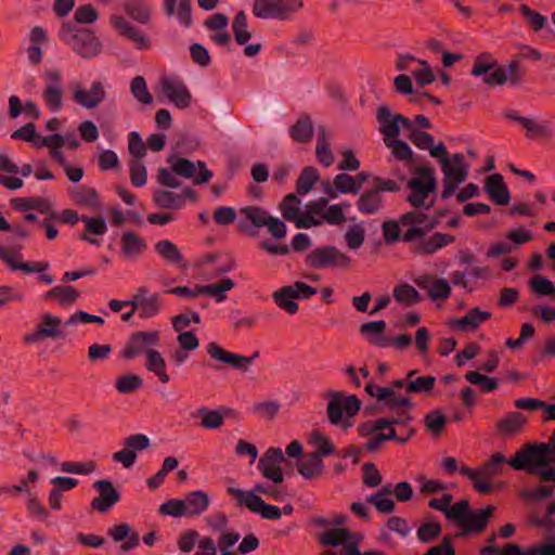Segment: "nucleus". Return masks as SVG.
<instances>
[{"label": "nucleus", "instance_id": "f257e3e1", "mask_svg": "<svg viewBox=\"0 0 555 555\" xmlns=\"http://www.w3.org/2000/svg\"><path fill=\"white\" fill-rule=\"evenodd\" d=\"M401 222L403 227H408L402 234V242L412 244L411 251L415 255H433L455 241L453 235L441 232L427 236V233L437 228L440 221L418 209L402 214Z\"/></svg>", "mask_w": 555, "mask_h": 555}, {"label": "nucleus", "instance_id": "f03ea898", "mask_svg": "<svg viewBox=\"0 0 555 555\" xmlns=\"http://www.w3.org/2000/svg\"><path fill=\"white\" fill-rule=\"evenodd\" d=\"M406 188L410 194L405 201L415 209L429 210L435 204V198L429 203H426V198L437 190L435 169L429 165L414 167L413 177L406 180Z\"/></svg>", "mask_w": 555, "mask_h": 555}, {"label": "nucleus", "instance_id": "7ed1b4c3", "mask_svg": "<svg viewBox=\"0 0 555 555\" xmlns=\"http://www.w3.org/2000/svg\"><path fill=\"white\" fill-rule=\"evenodd\" d=\"M60 39L83 59H92L102 51L100 39L87 28H79L75 24L63 22L59 30Z\"/></svg>", "mask_w": 555, "mask_h": 555}, {"label": "nucleus", "instance_id": "20e7f679", "mask_svg": "<svg viewBox=\"0 0 555 555\" xmlns=\"http://www.w3.org/2000/svg\"><path fill=\"white\" fill-rule=\"evenodd\" d=\"M551 456H555V446L551 443H529L521 447L508 464L516 470L533 475L538 468L551 466Z\"/></svg>", "mask_w": 555, "mask_h": 555}, {"label": "nucleus", "instance_id": "39448f33", "mask_svg": "<svg viewBox=\"0 0 555 555\" xmlns=\"http://www.w3.org/2000/svg\"><path fill=\"white\" fill-rule=\"evenodd\" d=\"M240 214L245 218L237 224L238 229L255 235L256 232L249 230V224L254 228L267 227L269 233L275 238H283L286 235L287 228L284 221L273 217L264 208L256 205L245 206L240 209Z\"/></svg>", "mask_w": 555, "mask_h": 555}, {"label": "nucleus", "instance_id": "423d86ee", "mask_svg": "<svg viewBox=\"0 0 555 555\" xmlns=\"http://www.w3.org/2000/svg\"><path fill=\"white\" fill-rule=\"evenodd\" d=\"M326 397L331 398L326 408L328 422L335 426L343 424L344 429L351 427V423H343V411L345 410L347 418L353 417L361 409L359 398L354 395L346 396L344 392L335 390H328Z\"/></svg>", "mask_w": 555, "mask_h": 555}, {"label": "nucleus", "instance_id": "0eeeda50", "mask_svg": "<svg viewBox=\"0 0 555 555\" xmlns=\"http://www.w3.org/2000/svg\"><path fill=\"white\" fill-rule=\"evenodd\" d=\"M350 262V257L334 245L313 248L305 258L306 267L314 270L346 268Z\"/></svg>", "mask_w": 555, "mask_h": 555}, {"label": "nucleus", "instance_id": "6e6552de", "mask_svg": "<svg viewBox=\"0 0 555 555\" xmlns=\"http://www.w3.org/2000/svg\"><path fill=\"white\" fill-rule=\"evenodd\" d=\"M302 7V0H255L253 14L262 20L287 21Z\"/></svg>", "mask_w": 555, "mask_h": 555}, {"label": "nucleus", "instance_id": "1a4fd4ad", "mask_svg": "<svg viewBox=\"0 0 555 555\" xmlns=\"http://www.w3.org/2000/svg\"><path fill=\"white\" fill-rule=\"evenodd\" d=\"M168 163L171 164L170 168L160 167L157 170L156 181L163 186L170 189H178L181 186V181L176 176H181L185 179L196 178V165L192 160L184 157L170 156Z\"/></svg>", "mask_w": 555, "mask_h": 555}, {"label": "nucleus", "instance_id": "9d476101", "mask_svg": "<svg viewBox=\"0 0 555 555\" xmlns=\"http://www.w3.org/2000/svg\"><path fill=\"white\" fill-rule=\"evenodd\" d=\"M228 492L237 500L240 505H245L264 519L276 520L282 516V509L279 506L266 503L261 496L253 492L246 493L242 489L233 487L229 488Z\"/></svg>", "mask_w": 555, "mask_h": 555}, {"label": "nucleus", "instance_id": "9b49d317", "mask_svg": "<svg viewBox=\"0 0 555 555\" xmlns=\"http://www.w3.org/2000/svg\"><path fill=\"white\" fill-rule=\"evenodd\" d=\"M487 53L478 55L470 70L472 75L482 77V81L488 86H501L507 81L505 69L501 67L495 60H489Z\"/></svg>", "mask_w": 555, "mask_h": 555}, {"label": "nucleus", "instance_id": "f8f14e48", "mask_svg": "<svg viewBox=\"0 0 555 555\" xmlns=\"http://www.w3.org/2000/svg\"><path fill=\"white\" fill-rule=\"evenodd\" d=\"M159 344V333L157 331L144 332L138 331L130 335L128 338L121 357L125 360H131L138 356L145 354L151 350H155L153 347Z\"/></svg>", "mask_w": 555, "mask_h": 555}, {"label": "nucleus", "instance_id": "ddd939ff", "mask_svg": "<svg viewBox=\"0 0 555 555\" xmlns=\"http://www.w3.org/2000/svg\"><path fill=\"white\" fill-rule=\"evenodd\" d=\"M402 388L408 393V376L404 379L393 380L388 387L377 389V401L384 402L385 406L392 413H404L402 408H412L413 402L408 396L396 395Z\"/></svg>", "mask_w": 555, "mask_h": 555}, {"label": "nucleus", "instance_id": "4468645a", "mask_svg": "<svg viewBox=\"0 0 555 555\" xmlns=\"http://www.w3.org/2000/svg\"><path fill=\"white\" fill-rule=\"evenodd\" d=\"M43 81L46 88L42 92V99L49 109L59 112L63 106L64 96L61 72L59 69H47L43 74Z\"/></svg>", "mask_w": 555, "mask_h": 555}, {"label": "nucleus", "instance_id": "2eb2a0df", "mask_svg": "<svg viewBox=\"0 0 555 555\" xmlns=\"http://www.w3.org/2000/svg\"><path fill=\"white\" fill-rule=\"evenodd\" d=\"M285 461L281 448L270 447L258 461L257 468L262 476L273 483H281L284 480V473L281 463Z\"/></svg>", "mask_w": 555, "mask_h": 555}, {"label": "nucleus", "instance_id": "dca6fc26", "mask_svg": "<svg viewBox=\"0 0 555 555\" xmlns=\"http://www.w3.org/2000/svg\"><path fill=\"white\" fill-rule=\"evenodd\" d=\"M72 98L81 107L92 109L98 107L106 99V91L103 83L95 80L88 90L78 85L73 87Z\"/></svg>", "mask_w": 555, "mask_h": 555}, {"label": "nucleus", "instance_id": "f3484780", "mask_svg": "<svg viewBox=\"0 0 555 555\" xmlns=\"http://www.w3.org/2000/svg\"><path fill=\"white\" fill-rule=\"evenodd\" d=\"M93 488L99 492V496L94 498L90 505L100 513L109 511L120 501V494L109 479L96 480L93 483Z\"/></svg>", "mask_w": 555, "mask_h": 555}, {"label": "nucleus", "instance_id": "a211bd4d", "mask_svg": "<svg viewBox=\"0 0 555 555\" xmlns=\"http://www.w3.org/2000/svg\"><path fill=\"white\" fill-rule=\"evenodd\" d=\"M160 88L166 98L178 108L183 109L191 105L192 95L183 81L164 77L160 80Z\"/></svg>", "mask_w": 555, "mask_h": 555}, {"label": "nucleus", "instance_id": "6ab92c4d", "mask_svg": "<svg viewBox=\"0 0 555 555\" xmlns=\"http://www.w3.org/2000/svg\"><path fill=\"white\" fill-rule=\"evenodd\" d=\"M207 352L211 359L228 364L244 373L249 370V364H251V358L229 352L216 341H210L207 345Z\"/></svg>", "mask_w": 555, "mask_h": 555}, {"label": "nucleus", "instance_id": "aec40b11", "mask_svg": "<svg viewBox=\"0 0 555 555\" xmlns=\"http://www.w3.org/2000/svg\"><path fill=\"white\" fill-rule=\"evenodd\" d=\"M415 283L420 288L427 291L431 300H446L451 295V286L443 278L424 274L418 276Z\"/></svg>", "mask_w": 555, "mask_h": 555}, {"label": "nucleus", "instance_id": "412c9836", "mask_svg": "<svg viewBox=\"0 0 555 555\" xmlns=\"http://www.w3.org/2000/svg\"><path fill=\"white\" fill-rule=\"evenodd\" d=\"M483 190L495 205H507L511 201V192L501 173L488 176Z\"/></svg>", "mask_w": 555, "mask_h": 555}, {"label": "nucleus", "instance_id": "4be33fe9", "mask_svg": "<svg viewBox=\"0 0 555 555\" xmlns=\"http://www.w3.org/2000/svg\"><path fill=\"white\" fill-rule=\"evenodd\" d=\"M505 463H508V460L503 454L496 453L486 464H483L480 470H476L464 465L460 468V473L470 480L479 478L491 479L499 475V467Z\"/></svg>", "mask_w": 555, "mask_h": 555}, {"label": "nucleus", "instance_id": "5701e85b", "mask_svg": "<svg viewBox=\"0 0 555 555\" xmlns=\"http://www.w3.org/2000/svg\"><path fill=\"white\" fill-rule=\"evenodd\" d=\"M376 120L379 125L378 130L384 137V143L400 134V125H398L397 113H393L387 105H380L377 108Z\"/></svg>", "mask_w": 555, "mask_h": 555}, {"label": "nucleus", "instance_id": "b1692460", "mask_svg": "<svg viewBox=\"0 0 555 555\" xmlns=\"http://www.w3.org/2000/svg\"><path fill=\"white\" fill-rule=\"evenodd\" d=\"M163 9L168 17H177L178 22L185 28L192 25L191 0H164Z\"/></svg>", "mask_w": 555, "mask_h": 555}, {"label": "nucleus", "instance_id": "393cba45", "mask_svg": "<svg viewBox=\"0 0 555 555\" xmlns=\"http://www.w3.org/2000/svg\"><path fill=\"white\" fill-rule=\"evenodd\" d=\"M111 24L119 35L135 42L138 49H149L150 40L133 25L128 23L122 16L112 15Z\"/></svg>", "mask_w": 555, "mask_h": 555}, {"label": "nucleus", "instance_id": "a878e982", "mask_svg": "<svg viewBox=\"0 0 555 555\" xmlns=\"http://www.w3.org/2000/svg\"><path fill=\"white\" fill-rule=\"evenodd\" d=\"M528 418L520 412L507 413L496 423V431L500 436L512 437L517 435L527 425Z\"/></svg>", "mask_w": 555, "mask_h": 555}, {"label": "nucleus", "instance_id": "bb28decb", "mask_svg": "<svg viewBox=\"0 0 555 555\" xmlns=\"http://www.w3.org/2000/svg\"><path fill=\"white\" fill-rule=\"evenodd\" d=\"M322 185L324 193H326L331 198H336L338 193L353 195L358 194L353 177L344 172L335 176L332 185L328 183V181L323 182Z\"/></svg>", "mask_w": 555, "mask_h": 555}, {"label": "nucleus", "instance_id": "cd10ccee", "mask_svg": "<svg viewBox=\"0 0 555 555\" xmlns=\"http://www.w3.org/2000/svg\"><path fill=\"white\" fill-rule=\"evenodd\" d=\"M147 248L146 241L132 231L120 236V253L126 258H137Z\"/></svg>", "mask_w": 555, "mask_h": 555}, {"label": "nucleus", "instance_id": "c85d7f7f", "mask_svg": "<svg viewBox=\"0 0 555 555\" xmlns=\"http://www.w3.org/2000/svg\"><path fill=\"white\" fill-rule=\"evenodd\" d=\"M491 313L488 311L480 310L479 307L472 308L468 313L459 319L451 320L450 324L459 331L475 330L481 323L489 320Z\"/></svg>", "mask_w": 555, "mask_h": 555}, {"label": "nucleus", "instance_id": "c756f323", "mask_svg": "<svg viewBox=\"0 0 555 555\" xmlns=\"http://www.w3.org/2000/svg\"><path fill=\"white\" fill-rule=\"evenodd\" d=\"M356 205L361 214L374 215L384 208V198L377 190L372 188L359 196Z\"/></svg>", "mask_w": 555, "mask_h": 555}, {"label": "nucleus", "instance_id": "7c9ffc66", "mask_svg": "<svg viewBox=\"0 0 555 555\" xmlns=\"http://www.w3.org/2000/svg\"><path fill=\"white\" fill-rule=\"evenodd\" d=\"M230 412L229 408L221 406L217 410H209L206 406H201L196 410L194 416L202 418L201 426L206 429H218L223 423L225 415Z\"/></svg>", "mask_w": 555, "mask_h": 555}, {"label": "nucleus", "instance_id": "2f4dec72", "mask_svg": "<svg viewBox=\"0 0 555 555\" xmlns=\"http://www.w3.org/2000/svg\"><path fill=\"white\" fill-rule=\"evenodd\" d=\"M313 134V122L308 114L301 115L297 121L289 127V137L297 143L310 142Z\"/></svg>", "mask_w": 555, "mask_h": 555}, {"label": "nucleus", "instance_id": "473e14b6", "mask_svg": "<svg viewBox=\"0 0 555 555\" xmlns=\"http://www.w3.org/2000/svg\"><path fill=\"white\" fill-rule=\"evenodd\" d=\"M184 501V508H186V516H199L209 506L210 499L208 494L202 490H196L186 493Z\"/></svg>", "mask_w": 555, "mask_h": 555}, {"label": "nucleus", "instance_id": "72a5a7b5", "mask_svg": "<svg viewBox=\"0 0 555 555\" xmlns=\"http://www.w3.org/2000/svg\"><path fill=\"white\" fill-rule=\"evenodd\" d=\"M296 465L298 473L307 480L319 477L324 470L323 461L311 453L305 454Z\"/></svg>", "mask_w": 555, "mask_h": 555}, {"label": "nucleus", "instance_id": "f704fd0d", "mask_svg": "<svg viewBox=\"0 0 555 555\" xmlns=\"http://www.w3.org/2000/svg\"><path fill=\"white\" fill-rule=\"evenodd\" d=\"M493 512L494 506L492 505H489L486 508L473 509L472 514L467 516L466 525H462V528L467 532H480L485 530Z\"/></svg>", "mask_w": 555, "mask_h": 555}, {"label": "nucleus", "instance_id": "c9c22d12", "mask_svg": "<svg viewBox=\"0 0 555 555\" xmlns=\"http://www.w3.org/2000/svg\"><path fill=\"white\" fill-rule=\"evenodd\" d=\"M272 298L279 308L285 310L289 314L297 313L299 306L295 301V299H297L296 294L291 285L283 286L275 291L272 294Z\"/></svg>", "mask_w": 555, "mask_h": 555}, {"label": "nucleus", "instance_id": "e433bc0d", "mask_svg": "<svg viewBox=\"0 0 555 555\" xmlns=\"http://www.w3.org/2000/svg\"><path fill=\"white\" fill-rule=\"evenodd\" d=\"M79 296V292L68 285L55 286L44 294L46 299L56 300L62 307H69L74 305Z\"/></svg>", "mask_w": 555, "mask_h": 555}, {"label": "nucleus", "instance_id": "4c0bfd02", "mask_svg": "<svg viewBox=\"0 0 555 555\" xmlns=\"http://www.w3.org/2000/svg\"><path fill=\"white\" fill-rule=\"evenodd\" d=\"M416 370L408 372V393L430 392L436 384V377L433 375L416 376Z\"/></svg>", "mask_w": 555, "mask_h": 555}, {"label": "nucleus", "instance_id": "58836bf2", "mask_svg": "<svg viewBox=\"0 0 555 555\" xmlns=\"http://www.w3.org/2000/svg\"><path fill=\"white\" fill-rule=\"evenodd\" d=\"M22 109L24 114L34 120L39 119L40 109L37 104L33 101H26L24 106H22V102L17 95H11L9 98V115L11 118H16L21 115Z\"/></svg>", "mask_w": 555, "mask_h": 555}, {"label": "nucleus", "instance_id": "ea45409f", "mask_svg": "<svg viewBox=\"0 0 555 555\" xmlns=\"http://www.w3.org/2000/svg\"><path fill=\"white\" fill-rule=\"evenodd\" d=\"M154 205L162 209H182V198L179 193L169 190L158 189L153 193Z\"/></svg>", "mask_w": 555, "mask_h": 555}, {"label": "nucleus", "instance_id": "a19ab883", "mask_svg": "<svg viewBox=\"0 0 555 555\" xmlns=\"http://www.w3.org/2000/svg\"><path fill=\"white\" fill-rule=\"evenodd\" d=\"M390 494L391 488L389 486H384L378 491L367 496L366 502L374 505L382 514H391L395 511L396 505L391 499H388V495Z\"/></svg>", "mask_w": 555, "mask_h": 555}, {"label": "nucleus", "instance_id": "79ce46f5", "mask_svg": "<svg viewBox=\"0 0 555 555\" xmlns=\"http://www.w3.org/2000/svg\"><path fill=\"white\" fill-rule=\"evenodd\" d=\"M166 366V361L158 350L155 349L147 352L145 369L154 373L164 384L170 380Z\"/></svg>", "mask_w": 555, "mask_h": 555}, {"label": "nucleus", "instance_id": "37998d69", "mask_svg": "<svg viewBox=\"0 0 555 555\" xmlns=\"http://www.w3.org/2000/svg\"><path fill=\"white\" fill-rule=\"evenodd\" d=\"M357 534L348 528H332L319 535V542L324 546H338L346 542V539H353Z\"/></svg>", "mask_w": 555, "mask_h": 555}, {"label": "nucleus", "instance_id": "c03bdc74", "mask_svg": "<svg viewBox=\"0 0 555 555\" xmlns=\"http://www.w3.org/2000/svg\"><path fill=\"white\" fill-rule=\"evenodd\" d=\"M11 204L14 209L20 211L36 209L41 214H47L50 210L49 203L40 197H15Z\"/></svg>", "mask_w": 555, "mask_h": 555}, {"label": "nucleus", "instance_id": "a18cd8bd", "mask_svg": "<svg viewBox=\"0 0 555 555\" xmlns=\"http://www.w3.org/2000/svg\"><path fill=\"white\" fill-rule=\"evenodd\" d=\"M155 250L169 263L179 264L183 256L176 244L169 240H160L155 244Z\"/></svg>", "mask_w": 555, "mask_h": 555}, {"label": "nucleus", "instance_id": "49530a36", "mask_svg": "<svg viewBox=\"0 0 555 555\" xmlns=\"http://www.w3.org/2000/svg\"><path fill=\"white\" fill-rule=\"evenodd\" d=\"M319 178L320 175L315 167H305L297 179L296 192L299 195H305L309 193L312 190L315 182L319 180Z\"/></svg>", "mask_w": 555, "mask_h": 555}, {"label": "nucleus", "instance_id": "de8ad7c7", "mask_svg": "<svg viewBox=\"0 0 555 555\" xmlns=\"http://www.w3.org/2000/svg\"><path fill=\"white\" fill-rule=\"evenodd\" d=\"M124 10L132 20L141 24H146L150 21V9L141 0H125Z\"/></svg>", "mask_w": 555, "mask_h": 555}, {"label": "nucleus", "instance_id": "09e8293b", "mask_svg": "<svg viewBox=\"0 0 555 555\" xmlns=\"http://www.w3.org/2000/svg\"><path fill=\"white\" fill-rule=\"evenodd\" d=\"M130 92L132 96L144 105H151L154 102L153 95L150 93L146 80L143 76H135L130 82Z\"/></svg>", "mask_w": 555, "mask_h": 555}, {"label": "nucleus", "instance_id": "8fccbe9b", "mask_svg": "<svg viewBox=\"0 0 555 555\" xmlns=\"http://www.w3.org/2000/svg\"><path fill=\"white\" fill-rule=\"evenodd\" d=\"M232 30L237 44H246L251 38V33L247 28V17L244 11H238L232 22Z\"/></svg>", "mask_w": 555, "mask_h": 555}, {"label": "nucleus", "instance_id": "3c124183", "mask_svg": "<svg viewBox=\"0 0 555 555\" xmlns=\"http://www.w3.org/2000/svg\"><path fill=\"white\" fill-rule=\"evenodd\" d=\"M385 145L391 150L392 155L398 160L406 164L415 163L414 153L405 141L395 138L385 142Z\"/></svg>", "mask_w": 555, "mask_h": 555}, {"label": "nucleus", "instance_id": "603ef678", "mask_svg": "<svg viewBox=\"0 0 555 555\" xmlns=\"http://www.w3.org/2000/svg\"><path fill=\"white\" fill-rule=\"evenodd\" d=\"M396 301L411 306L421 301L420 293L410 284L403 283L397 285L392 291Z\"/></svg>", "mask_w": 555, "mask_h": 555}, {"label": "nucleus", "instance_id": "864d4df0", "mask_svg": "<svg viewBox=\"0 0 555 555\" xmlns=\"http://www.w3.org/2000/svg\"><path fill=\"white\" fill-rule=\"evenodd\" d=\"M62 324V320L59 317H55L49 312L42 314L41 323L37 325L38 330H47L50 334L44 335V338H63L65 335L63 331L60 328Z\"/></svg>", "mask_w": 555, "mask_h": 555}, {"label": "nucleus", "instance_id": "5fc2aeb1", "mask_svg": "<svg viewBox=\"0 0 555 555\" xmlns=\"http://www.w3.org/2000/svg\"><path fill=\"white\" fill-rule=\"evenodd\" d=\"M22 258L20 251H16L12 255L11 262L8 266L11 270H22L26 273H41L44 272L49 268V262L39 261V262H22L18 259Z\"/></svg>", "mask_w": 555, "mask_h": 555}, {"label": "nucleus", "instance_id": "6e6d98bb", "mask_svg": "<svg viewBox=\"0 0 555 555\" xmlns=\"http://www.w3.org/2000/svg\"><path fill=\"white\" fill-rule=\"evenodd\" d=\"M400 225H403L401 222V215L397 220L387 219L382 223V233L387 245H392L399 241H402V235L400 234Z\"/></svg>", "mask_w": 555, "mask_h": 555}, {"label": "nucleus", "instance_id": "4d7b16f0", "mask_svg": "<svg viewBox=\"0 0 555 555\" xmlns=\"http://www.w3.org/2000/svg\"><path fill=\"white\" fill-rule=\"evenodd\" d=\"M448 420L440 410H433L424 417L426 429L434 436H439L447 424Z\"/></svg>", "mask_w": 555, "mask_h": 555}, {"label": "nucleus", "instance_id": "13d9d810", "mask_svg": "<svg viewBox=\"0 0 555 555\" xmlns=\"http://www.w3.org/2000/svg\"><path fill=\"white\" fill-rule=\"evenodd\" d=\"M300 199L293 193L287 194L280 203V209L284 219L295 222L300 215Z\"/></svg>", "mask_w": 555, "mask_h": 555}, {"label": "nucleus", "instance_id": "bf43d9fd", "mask_svg": "<svg viewBox=\"0 0 555 555\" xmlns=\"http://www.w3.org/2000/svg\"><path fill=\"white\" fill-rule=\"evenodd\" d=\"M468 169L469 166H452L450 162L442 160L443 178L454 183H463L468 177Z\"/></svg>", "mask_w": 555, "mask_h": 555}, {"label": "nucleus", "instance_id": "052dcab7", "mask_svg": "<svg viewBox=\"0 0 555 555\" xmlns=\"http://www.w3.org/2000/svg\"><path fill=\"white\" fill-rule=\"evenodd\" d=\"M26 508L29 515L39 521H47L50 516L48 508L39 501L36 493L26 495Z\"/></svg>", "mask_w": 555, "mask_h": 555}, {"label": "nucleus", "instance_id": "680f3d73", "mask_svg": "<svg viewBox=\"0 0 555 555\" xmlns=\"http://www.w3.org/2000/svg\"><path fill=\"white\" fill-rule=\"evenodd\" d=\"M281 409V404L276 400L256 402L251 405L250 412L258 414L266 420H273Z\"/></svg>", "mask_w": 555, "mask_h": 555}, {"label": "nucleus", "instance_id": "e2e57ef3", "mask_svg": "<svg viewBox=\"0 0 555 555\" xmlns=\"http://www.w3.org/2000/svg\"><path fill=\"white\" fill-rule=\"evenodd\" d=\"M312 442L317 450L310 453L313 454L314 456H318L321 460L324 456L331 455L335 452V447L330 440V438L321 433L312 434Z\"/></svg>", "mask_w": 555, "mask_h": 555}, {"label": "nucleus", "instance_id": "0e129e2a", "mask_svg": "<svg viewBox=\"0 0 555 555\" xmlns=\"http://www.w3.org/2000/svg\"><path fill=\"white\" fill-rule=\"evenodd\" d=\"M469 509V501L461 500L456 502L447 514V519L454 520L459 526L466 525L467 516L472 514Z\"/></svg>", "mask_w": 555, "mask_h": 555}, {"label": "nucleus", "instance_id": "69168bd1", "mask_svg": "<svg viewBox=\"0 0 555 555\" xmlns=\"http://www.w3.org/2000/svg\"><path fill=\"white\" fill-rule=\"evenodd\" d=\"M465 378L475 385H480L487 392H491L499 387V379L488 375H482L477 371H469L465 374Z\"/></svg>", "mask_w": 555, "mask_h": 555}, {"label": "nucleus", "instance_id": "338daca9", "mask_svg": "<svg viewBox=\"0 0 555 555\" xmlns=\"http://www.w3.org/2000/svg\"><path fill=\"white\" fill-rule=\"evenodd\" d=\"M143 384L141 376L137 374L121 375L116 380V389L120 393H132Z\"/></svg>", "mask_w": 555, "mask_h": 555}, {"label": "nucleus", "instance_id": "774afa93", "mask_svg": "<svg viewBox=\"0 0 555 555\" xmlns=\"http://www.w3.org/2000/svg\"><path fill=\"white\" fill-rule=\"evenodd\" d=\"M519 12L534 31L541 30L546 25V17L539 12L531 10L527 4H521L519 7Z\"/></svg>", "mask_w": 555, "mask_h": 555}]
</instances>
